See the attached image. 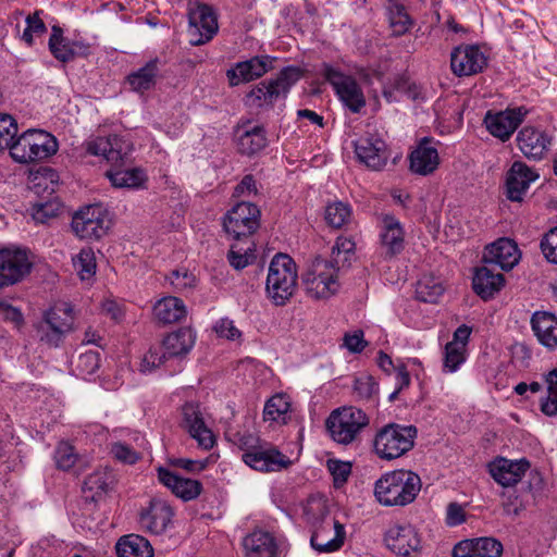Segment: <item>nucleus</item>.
<instances>
[{"mask_svg":"<svg viewBox=\"0 0 557 557\" xmlns=\"http://www.w3.org/2000/svg\"><path fill=\"white\" fill-rule=\"evenodd\" d=\"M17 124L9 114H0V151L9 148L17 134Z\"/></svg>","mask_w":557,"mask_h":557,"instance_id":"3c124183","label":"nucleus"},{"mask_svg":"<svg viewBox=\"0 0 557 557\" xmlns=\"http://www.w3.org/2000/svg\"><path fill=\"white\" fill-rule=\"evenodd\" d=\"M528 114L524 107L508 108L504 111L492 113L488 111L484 117V123L491 135L507 141Z\"/></svg>","mask_w":557,"mask_h":557,"instance_id":"6ab92c4d","label":"nucleus"},{"mask_svg":"<svg viewBox=\"0 0 557 557\" xmlns=\"http://www.w3.org/2000/svg\"><path fill=\"white\" fill-rule=\"evenodd\" d=\"M260 210L248 201H242L227 211L223 219L225 233L233 239L250 237L260 226Z\"/></svg>","mask_w":557,"mask_h":557,"instance_id":"9b49d317","label":"nucleus"},{"mask_svg":"<svg viewBox=\"0 0 557 557\" xmlns=\"http://www.w3.org/2000/svg\"><path fill=\"white\" fill-rule=\"evenodd\" d=\"M53 459L59 470L69 471L78 461V454L73 445L62 441L55 447Z\"/></svg>","mask_w":557,"mask_h":557,"instance_id":"a18cd8bd","label":"nucleus"},{"mask_svg":"<svg viewBox=\"0 0 557 557\" xmlns=\"http://www.w3.org/2000/svg\"><path fill=\"white\" fill-rule=\"evenodd\" d=\"M387 16L392 33L396 37L405 35L413 26V20L401 3L389 4L387 7Z\"/></svg>","mask_w":557,"mask_h":557,"instance_id":"ea45409f","label":"nucleus"},{"mask_svg":"<svg viewBox=\"0 0 557 557\" xmlns=\"http://www.w3.org/2000/svg\"><path fill=\"white\" fill-rule=\"evenodd\" d=\"M297 268L294 260L284 253L273 257L269 265L265 292L275 306H284L297 288Z\"/></svg>","mask_w":557,"mask_h":557,"instance_id":"20e7f679","label":"nucleus"},{"mask_svg":"<svg viewBox=\"0 0 557 557\" xmlns=\"http://www.w3.org/2000/svg\"><path fill=\"white\" fill-rule=\"evenodd\" d=\"M466 360V348L462 344L447 343L444 354V370L455 372Z\"/></svg>","mask_w":557,"mask_h":557,"instance_id":"de8ad7c7","label":"nucleus"},{"mask_svg":"<svg viewBox=\"0 0 557 557\" xmlns=\"http://www.w3.org/2000/svg\"><path fill=\"white\" fill-rule=\"evenodd\" d=\"M540 247L545 259L550 263L557 264V226L545 233L541 239Z\"/></svg>","mask_w":557,"mask_h":557,"instance_id":"5fc2aeb1","label":"nucleus"},{"mask_svg":"<svg viewBox=\"0 0 557 557\" xmlns=\"http://www.w3.org/2000/svg\"><path fill=\"white\" fill-rule=\"evenodd\" d=\"M173 518L172 507L163 499H151L139 516L140 527L151 534H161Z\"/></svg>","mask_w":557,"mask_h":557,"instance_id":"393cba45","label":"nucleus"},{"mask_svg":"<svg viewBox=\"0 0 557 557\" xmlns=\"http://www.w3.org/2000/svg\"><path fill=\"white\" fill-rule=\"evenodd\" d=\"M290 409V403L286 395L276 394L264 405V421L286 422V414Z\"/></svg>","mask_w":557,"mask_h":557,"instance_id":"37998d69","label":"nucleus"},{"mask_svg":"<svg viewBox=\"0 0 557 557\" xmlns=\"http://www.w3.org/2000/svg\"><path fill=\"white\" fill-rule=\"evenodd\" d=\"M110 451L116 460L127 465H134L140 458L136 450L121 442L113 443Z\"/></svg>","mask_w":557,"mask_h":557,"instance_id":"bf43d9fd","label":"nucleus"},{"mask_svg":"<svg viewBox=\"0 0 557 557\" xmlns=\"http://www.w3.org/2000/svg\"><path fill=\"white\" fill-rule=\"evenodd\" d=\"M0 317L8 322H11L14 327L20 329L24 323V318L21 310L11 306L5 299L0 298Z\"/></svg>","mask_w":557,"mask_h":557,"instance_id":"e2e57ef3","label":"nucleus"},{"mask_svg":"<svg viewBox=\"0 0 557 557\" xmlns=\"http://www.w3.org/2000/svg\"><path fill=\"white\" fill-rule=\"evenodd\" d=\"M547 398L542 401L541 410L544 414L553 417L557 414V369L550 371L546 376Z\"/></svg>","mask_w":557,"mask_h":557,"instance_id":"09e8293b","label":"nucleus"},{"mask_svg":"<svg viewBox=\"0 0 557 557\" xmlns=\"http://www.w3.org/2000/svg\"><path fill=\"white\" fill-rule=\"evenodd\" d=\"M418 430L414 425L388 423L374 437L373 447L379 458L393 460L412 449Z\"/></svg>","mask_w":557,"mask_h":557,"instance_id":"0eeeda50","label":"nucleus"},{"mask_svg":"<svg viewBox=\"0 0 557 557\" xmlns=\"http://www.w3.org/2000/svg\"><path fill=\"white\" fill-rule=\"evenodd\" d=\"M26 27L22 34V39L28 45L32 46L34 42L35 36H41L47 32L46 24L39 16V12L36 11L33 14H29L26 20Z\"/></svg>","mask_w":557,"mask_h":557,"instance_id":"8fccbe9b","label":"nucleus"},{"mask_svg":"<svg viewBox=\"0 0 557 557\" xmlns=\"http://www.w3.org/2000/svg\"><path fill=\"white\" fill-rule=\"evenodd\" d=\"M119 557H153L150 542L138 534L122 536L115 545Z\"/></svg>","mask_w":557,"mask_h":557,"instance_id":"e433bc0d","label":"nucleus"},{"mask_svg":"<svg viewBox=\"0 0 557 557\" xmlns=\"http://www.w3.org/2000/svg\"><path fill=\"white\" fill-rule=\"evenodd\" d=\"M170 283L177 290H185L195 285V276L187 271H173L170 275Z\"/></svg>","mask_w":557,"mask_h":557,"instance_id":"338daca9","label":"nucleus"},{"mask_svg":"<svg viewBox=\"0 0 557 557\" xmlns=\"http://www.w3.org/2000/svg\"><path fill=\"white\" fill-rule=\"evenodd\" d=\"M160 60L154 58L138 70L129 73L126 77V82L131 89L139 94L152 89L160 75Z\"/></svg>","mask_w":557,"mask_h":557,"instance_id":"f704fd0d","label":"nucleus"},{"mask_svg":"<svg viewBox=\"0 0 557 557\" xmlns=\"http://www.w3.org/2000/svg\"><path fill=\"white\" fill-rule=\"evenodd\" d=\"M504 283V275L500 272H495L494 267L485 263L476 269L472 280L473 290L484 300L492 298L498 293Z\"/></svg>","mask_w":557,"mask_h":557,"instance_id":"2f4dec72","label":"nucleus"},{"mask_svg":"<svg viewBox=\"0 0 557 557\" xmlns=\"http://www.w3.org/2000/svg\"><path fill=\"white\" fill-rule=\"evenodd\" d=\"M255 256L251 252L250 247L247 249L237 248V245H232L227 259L233 268L236 270H242L246 268L250 262H252Z\"/></svg>","mask_w":557,"mask_h":557,"instance_id":"4d7b16f0","label":"nucleus"},{"mask_svg":"<svg viewBox=\"0 0 557 557\" xmlns=\"http://www.w3.org/2000/svg\"><path fill=\"white\" fill-rule=\"evenodd\" d=\"M539 173L523 161H515L506 173V194L511 201H521Z\"/></svg>","mask_w":557,"mask_h":557,"instance_id":"5701e85b","label":"nucleus"},{"mask_svg":"<svg viewBox=\"0 0 557 557\" xmlns=\"http://www.w3.org/2000/svg\"><path fill=\"white\" fill-rule=\"evenodd\" d=\"M49 50L61 62L71 61L75 54L71 44L63 37L62 28L57 25L51 28Z\"/></svg>","mask_w":557,"mask_h":557,"instance_id":"79ce46f5","label":"nucleus"},{"mask_svg":"<svg viewBox=\"0 0 557 557\" xmlns=\"http://www.w3.org/2000/svg\"><path fill=\"white\" fill-rule=\"evenodd\" d=\"M100 367V355L98 351L88 350L79 355L76 362V370L83 376L94 374Z\"/></svg>","mask_w":557,"mask_h":557,"instance_id":"864d4df0","label":"nucleus"},{"mask_svg":"<svg viewBox=\"0 0 557 557\" xmlns=\"http://www.w3.org/2000/svg\"><path fill=\"white\" fill-rule=\"evenodd\" d=\"M301 282L310 298H330L339 289L338 269L332 261L317 257L301 274Z\"/></svg>","mask_w":557,"mask_h":557,"instance_id":"1a4fd4ad","label":"nucleus"},{"mask_svg":"<svg viewBox=\"0 0 557 557\" xmlns=\"http://www.w3.org/2000/svg\"><path fill=\"white\" fill-rule=\"evenodd\" d=\"M305 513L312 524L311 546L321 553L339 549L346 536L344 525L329 515L327 506L322 499L308 503Z\"/></svg>","mask_w":557,"mask_h":557,"instance_id":"7ed1b4c3","label":"nucleus"},{"mask_svg":"<svg viewBox=\"0 0 557 557\" xmlns=\"http://www.w3.org/2000/svg\"><path fill=\"white\" fill-rule=\"evenodd\" d=\"M552 140V136L545 129L533 125L523 126L516 137L518 149L532 161H541L546 157Z\"/></svg>","mask_w":557,"mask_h":557,"instance_id":"2eb2a0df","label":"nucleus"},{"mask_svg":"<svg viewBox=\"0 0 557 557\" xmlns=\"http://www.w3.org/2000/svg\"><path fill=\"white\" fill-rule=\"evenodd\" d=\"M32 263L25 250L0 249V287L13 285L29 273Z\"/></svg>","mask_w":557,"mask_h":557,"instance_id":"f3484780","label":"nucleus"},{"mask_svg":"<svg viewBox=\"0 0 557 557\" xmlns=\"http://www.w3.org/2000/svg\"><path fill=\"white\" fill-rule=\"evenodd\" d=\"M367 345L368 343L364 341V334L361 330L346 333L343 337V347L351 354L361 352Z\"/></svg>","mask_w":557,"mask_h":557,"instance_id":"680f3d73","label":"nucleus"},{"mask_svg":"<svg viewBox=\"0 0 557 557\" xmlns=\"http://www.w3.org/2000/svg\"><path fill=\"white\" fill-rule=\"evenodd\" d=\"M476 557H500L504 550L503 544L494 537H476Z\"/></svg>","mask_w":557,"mask_h":557,"instance_id":"603ef678","label":"nucleus"},{"mask_svg":"<svg viewBox=\"0 0 557 557\" xmlns=\"http://www.w3.org/2000/svg\"><path fill=\"white\" fill-rule=\"evenodd\" d=\"M73 265L82 280H88L96 273V258L91 248H84L73 258Z\"/></svg>","mask_w":557,"mask_h":557,"instance_id":"49530a36","label":"nucleus"},{"mask_svg":"<svg viewBox=\"0 0 557 557\" xmlns=\"http://www.w3.org/2000/svg\"><path fill=\"white\" fill-rule=\"evenodd\" d=\"M182 428L197 441L199 447L211 449L215 444V437L211 429L206 424L203 412L199 404L187 401L182 407Z\"/></svg>","mask_w":557,"mask_h":557,"instance_id":"4468645a","label":"nucleus"},{"mask_svg":"<svg viewBox=\"0 0 557 557\" xmlns=\"http://www.w3.org/2000/svg\"><path fill=\"white\" fill-rule=\"evenodd\" d=\"M218 32V22L211 7L198 4L189 11V42L200 46L210 41Z\"/></svg>","mask_w":557,"mask_h":557,"instance_id":"aec40b11","label":"nucleus"},{"mask_svg":"<svg viewBox=\"0 0 557 557\" xmlns=\"http://www.w3.org/2000/svg\"><path fill=\"white\" fill-rule=\"evenodd\" d=\"M236 144L242 154L250 157L259 153L269 144L264 126L250 121L243 123L236 131Z\"/></svg>","mask_w":557,"mask_h":557,"instance_id":"bb28decb","label":"nucleus"},{"mask_svg":"<svg viewBox=\"0 0 557 557\" xmlns=\"http://www.w3.org/2000/svg\"><path fill=\"white\" fill-rule=\"evenodd\" d=\"M420 476L411 470H394L384 473L374 484L376 500L386 507H404L417 498L421 490Z\"/></svg>","mask_w":557,"mask_h":557,"instance_id":"f03ea898","label":"nucleus"},{"mask_svg":"<svg viewBox=\"0 0 557 557\" xmlns=\"http://www.w3.org/2000/svg\"><path fill=\"white\" fill-rule=\"evenodd\" d=\"M109 227L108 212L100 205L86 206L72 218V230L81 239H99Z\"/></svg>","mask_w":557,"mask_h":557,"instance_id":"ddd939ff","label":"nucleus"},{"mask_svg":"<svg viewBox=\"0 0 557 557\" xmlns=\"http://www.w3.org/2000/svg\"><path fill=\"white\" fill-rule=\"evenodd\" d=\"M354 391L362 399H371L379 392V385L372 376L362 375L355 380Z\"/></svg>","mask_w":557,"mask_h":557,"instance_id":"6e6d98bb","label":"nucleus"},{"mask_svg":"<svg viewBox=\"0 0 557 557\" xmlns=\"http://www.w3.org/2000/svg\"><path fill=\"white\" fill-rule=\"evenodd\" d=\"M58 151L54 136L42 129H27L10 146V154L14 161L27 164L42 161Z\"/></svg>","mask_w":557,"mask_h":557,"instance_id":"423d86ee","label":"nucleus"},{"mask_svg":"<svg viewBox=\"0 0 557 557\" xmlns=\"http://www.w3.org/2000/svg\"><path fill=\"white\" fill-rule=\"evenodd\" d=\"M242 458L247 466L261 472L281 471L290 465L289 458L271 445L251 446Z\"/></svg>","mask_w":557,"mask_h":557,"instance_id":"a211bd4d","label":"nucleus"},{"mask_svg":"<svg viewBox=\"0 0 557 557\" xmlns=\"http://www.w3.org/2000/svg\"><path fill=\"white\" fill-rule=\"evenodd\" d=\"M520 260V251L517 244L509 238H499L486 246L483 262L492 267H498L504 271L511 270Z\"/></svg>","mask_w":557,"mask_h":557,"instance_id":"b1692460","label":"nucleus"},{"mask_svg":"<svg viewBox=\"0 0 557 557\" xmlns=\"http://www.w3.org/2000/svg\"><path fill=\"white\" fill-rule=\"evenodd\" d=\"M243 546L246 557H275L277 553L274 536L261 530L248 534L243 541Z\"/></svg>","mask_w":557,"mask_h":557,"instance_id":"72a5a7b5","label":"nucleus"},{"mask_svg":"<svg viewBox=\"0 0 557 557\" xmlns=\"http://www.w3.org/2000/svg\"><path fill=\"white\" fill-rule=\"evenodd\" d=\"M112 483V474L106 470H96L84 481L83 493L86 499L98 502L109 491Z\"/></svg>","mask_w":557,"mask_h":557,"instance_id":"58836bf2","label":"nucleus"},{"mask_svg":"<svg viewBox=\"0 0 557 557\" xmlns=\"http://www.w3.org/2000/svg\"><path fill=\"white\" fill-rule=\"evenodd\" d=\"M86 150L91 156L103 157L114 166V169L106 172V176L112 186L139 188L146 181L144 172L139 169H119L126 162L132 150L131 145L120 136L98 137L87 143Z\"/></svg>","mask_w":557,"mask_h":557,"instance_id":"f257e3e1","label":"nucleus"},{"mask_svg":"<svg viewBox=\"0 0 557 557\" xmlns=\"http://www.w3.org/2000/svg\"><path fill=\"white\" fill-rule=\"evenodd\" d=\"M500 497L502 507L505 513L518 516L523 509L522 503L520 502L516 490H504L500 493Z\"/></svg>","mask_w":557,"mask_h":557,"instance_id":"052dcab7","label":"nucleus"},{"mask_svg":"<svg viewBox=\"0 0 557 557\" xmlns=\"http://www.w3.org/2000/svg\"><path fill=\"white\" fill-rule=\"evenodd\" d=\"M73 308L67 302H59L45 311L44 318L36 324L39 341L50 347H58L73 329Z\"/></svg>","mask_w":557,"mask_h":557,"instance_id":"9d476101","label":"nucleus"},{"mask_svg":"<svg viewBox=\"0 0 557 557\" xmlns=\"http://www.w3.org/2000/svg\"><path fill=\"white\" fill-rule=\"evenodd\" d=\"M530 468L527 459L510 460L498 458L490 465L492 478L502 486L509 487L516 485Z\"/></svg>","mask_w":557,"mask_h":557,"instance_id":"c756f323","label":"nucleus"},{"mask_svg":"<svg viewBox=\"0 0 557 557\" xmlns=\"http://www.w3.org/2000/svg\"><path fill=\"white\" fill-rule=\"evenodd\" d=\"M487 59L482 50L474 45H461L450 53V67L457 76H470L483 71Z\"/></svg>","mask_w":557,"mask_h":557,"instance_id":"412c9836","label":"nucleus"},{"mask_svg":"<svg viewBox=\"0 0 557 557\" xmlns=\"http://www.w3.org/2000/svg\"><path fill=\"white\" fill-rule=\"evenodd\" d=\"M186 313L183 300L173 296L160 299L153 307V315L162 324L180 322L186 317Z\"/></svg>","mask_w":557,"mask_h":557,"instance_id":"c9c22d12","label":"nucleus"},{"mask_svg":"<svg viewBox=\"0 0 557 557\" xmlns=\"http://www.w3.org/2000/svg\"><path fill=\"white\" fill-rule=\"evenodd\" d=\"M369 422V417L364 411L349 406L333 410L326 419L325 426L334 442L349 445L359 440Z\"/></svg>","mask_w":557,"mask_h":557,"instance_id":"6e6552de","label":"nucleus"},{"mask_svg":"<svg viewBox=\"0 0 557 557\" xmlns=\"http://www.w3.org/2000/svg\"><path fill=\"white\" fill-rule=\"evenodd\" d=\"M475 539L463 540L453 548V557H476Z\"/></svg>","mask_w":557,"mask_h":557,"instance_id":"774afa93","label":"nucleus"},{"mask_svg":"<svg viewBox=\"0 0 557 557\" xmlns=\"http://www.w3.org/2000/svg\"><path fill=\"white\" fill-rule=\"evenodd\" d=\"M351 218V208L343 201H335L325 208V221L334 227L339 228L346 225Z\"/></svg>","mask_w":557,"mask_h":557,"instance_id":"c03bdc74","label":"nucleus"},{"mask_svg":"<svg viewBox=\"0 0 557 557\" xmlns=\"http://www.w3.org/2000/svg\"><path fill=\"white\" fill-rule=\"evenodd\" d=\"M431 139L423 138L410 154V170L419 175L433 173L438 164L440 157L436 148L430 146Z\"/></svg>","mask_w":557,"mask_h":557,"instance_id":"473e14b6","label":"nucleus"},{"mask_svg":"<svg viewBox=\"0 0 557 557\" xmlns=\"http://www.w3.org/2000/svg\"><path fill=\"white\" fill-rule=\"evenodd\" d=\"M196 335L190 327H183L169 334L163 343L162 349L169 357H177L187 354L195 345Z\"/></svg>","mask_w":557,"mask_h":557,"instance_id":"4c0bfd02","label":"nucleus"},{"mask_svg":"<svg viewBox=\"0 0 557 557\" xmlns=\"http://www.w3.org/2000/svg\"><path fill=\"white\" fill-rule=\"evenodd\" d=\"M300 76L298 69L285 67L275 78L255 85L246 95L245 102L252 109L269 110L278 99L287 96L290 87L300 79Z\"/></svg>","mask_w":557,"mask_h":557,"instance_id":"39448f33","label":"nucleus"},{"mask_svg":"<svg viewBox=\"0 0 557 557\" xmlns=\"http://www.w3.org/2000/svg\"><path fill=\"white\" fill-rule=\"evenodd\" d=\"M157 475L161 484L184 502L197 498L202 491V484L198 480L180 476L165 467H158Z\"/></svg>","mask_w":557,"mask_h":557,"instance_id":"a878e982","label":"nucleus"},{"mask_svg":"<svg viewBox=\"0 0 557 557\" xmlns=\"http://www.w3.org/2000/svg\"><path fill=\"white\" fill-rule=\"evenodd\" d=\"M532 331L541 345L549 350L557 348V317L547 311H536L531 318Z\"/></svg>","mask_w":557,"mask_h":557,"instance_id":"7c9ffc66","label":"nucleus"},{"mask_svg":"<svg viewBox=\"0 0 557 557\" xmlns=\"http://www.w3.org/2000/svg\"><path fill=\"white\" fill-rule=\"evenodd\" d=\"M386 546L398 556H409L420 548V537L411 525H394L385 534Z\"/></svg>","mask_w":557,"mask_h":557,"instance_id":"cd10ccee","label":"nucleus"},{"mask_svg":"<svg viewBox=\"0 0 557 557\" xmlns=\"http://www.w3.org/2000/svg\"><path fill=\"white\" fill-rule=\"evenodd\" d=\"M327 467L336 483L346 482L351 471V465L341 460H329Z\"/></svg>","mask_w":557,"mask_h":557,"instance_id":"69168bd1","label":"nucleus"},{"mask_svg":"<svg viewBox=\"0 0 557 557\" xmlns=\"http://www.w3.org/2000/svg\"><path fill=\"white\" fill-rule=\"evenodd\" d=\"M272 69V59L269 55H258L249 60L238 62L228 70L226 75L231 86H237L242 82H250L264 75Z\"/></svg>","mask_w":557,"mask_h":557,"instance_id":"c85d7f7f","label":"nucleus"},{"mask_svg":"<svg viewBox=\"0 0 557 557\" xmlns=\"http://www.w3.org/2000/svg\"><path fill=\"white\" fill-rule=\"evenodd\" d=\"M358 159L368 168L380 171L387 162L386 144L377 135L368 134L355 143Z\"/></svg>","mask_w":557,"mask_h":557,"instance_id":"4be33fe9","label":"nucleus"},{"mask_svg":"<svg viewBox=\"0 0 557 557\" xmlns=\"http://www.w3.org/2000/svg\"><path fill=\"white\" fill-rule=\"evenodd\" d=\"M168 354L162 348H151L144 356L140 363V371L143 373H150L164 362L168 358Z\"/></svg>","mask_w":557,"mask_h":557,"instance_id":"13d9d810","label":"nucleus"},{"mask_svg":"<svg viewBox=\"0 0 557 557\" xmlns=\"http://www.w3.org/2000/svg\"><path fill=\"white\" fill-rule=\"evenodd\" d=\"M444 293V287L438 277L433 275L422 276L416 286V297L423 302L435 304Z\"/></svg>","mask_w":557,"mask_h":557,"instance_id":"a19ab883","label":"nucleus"},{"mask_svg":"<svg viewBox=\"0 0 557 557\" xmlns=\"http://www.w3.org/2000/svg\"><path fill=\"white\" fill-rule=\"evenodd\" d=\"M405 234L401 222L395 215L379 216V244L385 259H392L404 250Z\"/></svg>","mask_w":557,"mask_h":557,"instance_id":"dca6fc26","label":"nucleus"},{"mask_svg":"<svg viewBox=\"0 0 557 557\" xmlns=\"http://www.w3.org/2000/svg\"><path fill=\"white\" fill-rule=\"evenodd\" d=\"M323 76L333 87L339 100L352 113H359L366 107L363 91L352 76L346 75L329 64L323 66Z\"/></svg>","mask_w":557,"mask_h":557,"instance_id":"f8f14e48","label":"nucleus"},{"mask_svg":"<svg viewBox=\"0 0 557 557\" xmlns=\"http://www.w3.org/2000/svg\"><path fill=\"white\" fill-rule=\"evenodd\" d=\"M214 331L220 337L230 341H236L242 336V332L235 326L234 321L227 318L220 319L214 325Z\"/></svg>","mask_w":557,"mask_h":557,"instance_id":"0e129e2a","label":"nucleus"}]
</instances>
